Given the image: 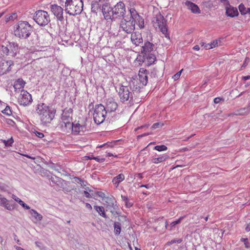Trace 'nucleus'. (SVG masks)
I'll return each mask as SVG.
<instances>
[{"instance_id": "obj_1", "label": "nucleus", "mask_w": 250, "mask_h": 250, "mask_svg": "<svg viewBox=\"0 0 250 250\" xmlns=\"http://www.w3.org/2000/svg\"><path fill=\"white\" fill-rule=\"evenodd\" d=\"M37 111L41 124L45 126H48L50 124L56 112L55 109L44 103L39 104Z\"/></svg>"}, {"instance_id": "obj_2", "label": "nucleus", "mask_w": 250, "mask_h": 250, "mask_svg": "<svg viewBox=\"0 0 250 250\" xmlns=\"http://www.w3.org/2000/svg\"><path fill=\"white\" fill-rule=\"evenodd\" d=\"M33 31V26L26 21H20L14 26L15 37L25 40L30 36Z\"/></svg>"}, {"instance_id": "obj_3", "label": "nucleus", "mask_w": 250, "mask_h": 250, "mask_svg": "<svg viewBox=\"0 0 250 250\" xmlns=\"http://www.w3.org/2000/svg\"><path fill=\"white\" fill-rule=\"evenodd\" d=\"M65 12L70 15H76L81 13L83 8L82 0H66L65 3Z\"/></svg>"}, {"instance_id": "obj_4", "label": "nucleus", "mask_w": 250, "mask_h": 250, "mask_svg": "<svg viewBox=\"0 0 250 250\" xmlns=\"http://www.w3.org/2000/svg\"><path fill=\"white\" fill-rule=\"evenodd\" d=\"M107 110L102 104L95 105L93 113V120L97 125L102 124L105 120Z\"/></svg>"}, {"instance_id": "obj_5", "label": "nucleus", "mask_w": 250, "mask_h": 250, "mask_svg": "<svg viewBox=\"0 0 250 250\" xmlns=\"http://www.w3.org/2000/svg\"><path fill=\"white\" fill-rule=\"evenodd\" d=\"M153 26L158 28L165 35L167 38V21L164 16L160 13L157 14L154 18L153 21Z\"/></svg>"}, {"instance_id": "obj_6", "label": "nucleus", "mask_w": 250, "mask_h": 250, "mask_svg": "<svg viewBox=\"0 0 250 250\" xmlns=\"http://www.w3.org/2000/svg\"><path fill=\"white\" fill-rule=\"evenodd\" d=\"M34 20L38 24L42 26L46 25L50 21L49 15L44 10L37 11Z\"/></svg>"}, {"instance_id": "obj_7", "label": "nucleus", "mask_w": 250, "mask_h": 250, "mask_svg": "<svg viewBox=\"0 0 250 250\" xmlns=\"http://www.w3.org/2000/svg\"><path fill=\"white\" fill-rule=\"evenodd\" d=\"M86 130V123L85 119H80L73 123L72 134L74 135L79 134Z\"/></svg>"}, {"instance_id": "obj_8", "label": "nucleus", "mask_w": 250, "mask_h": 250, "mask_svg": "<svg viewBox=\"0 0 250 250\" xmlns=\"http://www.w3.org/2000/svg\"><path fill=\"white\" fill-rule=\"evenodd\" d=\"M14 66V63L12 61H6L3 60L0 62V75H7L9 74Z\"/></svg>"}, {"instance_id": "obj_9", "label": "nucleus", "mask_w": 250, "mask_h": 250, "mask_svg": "<svg viewBox=\"0 0 250 250\" xmlns=\"http://www.w3.org/2000/svg\"><path fill=\"white\" fill-rule=\"evenodd\" d=\"M18 102L21 105H27L32 102V96L26 90H22L18 98Z\"/></svg>"}, {"instance_id": "obj_10", "label": "nucleus", "mask_w": 250, "mask_h": 250, "mask_svg": "<svg viewBox=\"0 0 250 250\" xmlns=\"http://www.w3.org/2000/svg\"><path fill=\"white\" fill-rule=\"evenodd\" d=\"M119 95L122 102L128 101L129 98H132V94L129 91L128 87L126 86H121L119 91Z\"/></svg>"}, {"instance_id": "obj_11", "label": "nucleus", "mask_w": 250, "mask_h": 250, "mask_svg": "<svg viewBox=\"0 0 250 250\" xmlns=\"http://www.w3.org/2000/svg\"><path fill=\"white\" fill-rule=\"evenodd\" d=\"M102 11L104 19L107 21H112L114 16L113 9L107 3L104 4L102 7Z\"/></svg>"}, {"instance_id": "obj_12", "label": "nucleus", "mask_w": 250, "mask_h": 250, "mask_svg": "<svg viewBox=\"0 0 250 250\" xmlns=\"http://www.w3.org/2000/svg\"><path fill=\"white\" fill-rule=\"evenodd\" d=\"M121 27L125 32L130 33L135 28V23L131 20L127 21L125 19H123L121 20Z\"/></svg>"}, {"instance_id": "obj_13", "label": "nucleus", "mask_w": 250, "mask_h": 250, "mask_svg": "<svg viewBox=\"0 0 250 250\" xmlns=\"http://www.w3.org/2000/svg\"><path fill=\"white\" fill-rule=\"evenodd\" d=\"M73 110L69 108L63 111L62 114L60 123H70L72 122Z\"/></svg>"}, {"instance_id": "obj_14", "label": "nucleus", "mask_w": 250, "mask_h": 250, "mask_svg": "<svg viewBox=\"0 0 250 250\" xmlns=\"http://www.w3.org/2000/svg\"><path fill=\"white\" fill-rule=\"evenodd\" d=\"M113 9L114 15L116 16H123L125 12V3L122 1L118 2Z\"/></svg>"}, {"instance_id": "obj_15", "label": "nucleus", "mask_w": 250, "mask_h": 250, "mask_svg": "<svg viewBox=\"0 0 250 250\" xmlns=\"http://www.w3.org/2000/svg\"><path fill=\"white\" fill-rule=\"evenodd\" d=\"M131 42L136 46H139L143 43L142 35L139 32H134L131 34Z\"/></svg>"}, {"instance_id": "obj_16", "label": "nucleus", "mask_w": 250, "mask_h": 250, "mask_svg": "<svg viewBox=\"0 0 250 250\" xmlns=\"http://www.w3.org/2000/svg\"><path fill=\"white\" fill-rule=\"evenodd\" d=\"M147 74L148 71L144 68H141L139 69L138 77L137 78L142 83V85H146L147 83Z\"/></svg>"}, {"instance_id": "obj_17", "label": "nucleus", "mask_w": 250, "mask_h": 250, "mask_svg": "<svg viewBox=\"0 0 250 250\" xmlns=\"http://www.w3.org/2000/svg\"><path fill=\"white\" fill-rule=\"evenodd\" d=\"M51 10L59 20L62 21L63 19V9L60 6L57 4L52 5Z\"/></svg>"}, {"instance_id": "obj_18", "label": "nucleus", "mask_w": 250, "mask_h": 250, "mask_svg": "<svg viewBox=\"0 0 250 250\" xmlns=\"http://www.w3.org/2000/svg\"><path fill=\"white\" fill-rule=\"evenodd\" d=\"M60 127L61 131L65 133H69L72 132L73 123H60Z\"/></svg>"}, {"instance_id": "obj_19", "label": "nucleus", "mask_w": 250, "mask_h": 250, "mask_svg": "<svg viewBox=\"0 0 250 250\" xmlns=\"http://www.w3.org/2000/svg\"><path fill=\"white\" fill-rule=\"evenodd\" d=\"M153 47L154 44L147 41L144 43V46H142L141 52L142 54L146 55L153 50Z\"/></svg>"}, {"instance_id": "obj_20", "label": "nucleus", "mask_w": 250, "mask_h": 250, "mask_svg": "<svg viewBox=\"0 0 250 250\" xmlns=\"http://www.w3.org/2000/svg\"><path fill=\"white\" fill-rule=\"evenodd\" d=\"M7 46L8 50H9V55L12 57H15L17 55L19 49L17 43H15V42H8Z\"/></svg>"}, {"instance_id": "obj_21", "label": "nucleus", "mask_w": 250, "mask_h": 250, "mask_svg": "<svg viewBox=\"0 0 250 250\" xmlns=\"http://www.w3.org/2000/svg\"><path fill=\"white\" fill-rule=\"evenodd\" d=\"M169 158V156L167 154L160 155L157 156H155L151 159V162L154 164H159L165 161Z\"/></svg>"}, {"instance_id": "obj_22", "label": "nucleus", "mask_w": 250, "mask_h": 250, "mask_svg": "<svg viewBox=\"0 0 250 250\" xmlns=\"http://www.w3.org/2000/svg\"><path fill=\"white\" fill-rule=\"evenodd\" d=\"M185 5L188 8L194 13L200 14L201 10L199 6L193 2L191 1H187L185 2Z\"/></svg>"}, {"instance_id": "obj_23", "label": "nucleus", "mask_w": 250, "mask_h": 250, "mask_svg": "<svg viewBox=\"0 0 250 250\" xmlns=\"http://www.w3.org/2000/svg\"><path fill=\"white\" fill-rule=\"evenodd\" d=\"M130 85L133 90H139L144 86L137 77L131 79Z\"/></svg>"}, {"instance_id": "obj_24", "label": "nucleus", "mask_w": 250, "mask_h": 250, "mask_svg": "<svg viewBox=\"0 0 250 250\" xmlns=\"http://www.w3.org/2000/svg\"><path fill=\"white\" fill-rule=\"evenodd\" d=\"M238 14L237 9L231 5L226 9V15L228 17L233 18L237 17Z\"/></svg>"}, {"instance_id": "obj_25", "label": "nucleus", "mask_w": 250, "mask_h": 250, "mask_svg": "<svg viewBox=\"0 0 250 250\" xmlns=\"http://www.w3.org/2000/svg\"><path fill=\"white\" fill-rule=\"evenodd\" d=\"M0 112L7 116H10L12 114L10 107L2 102H0Z\"/></svg>"}, {"instance_id": "obj_26", "label": "nucleus", "mask_w": 250, "mask_h": 250, "mask_svg": "<svg viewBox=\"0 0 250 250\" xmlns=\"http://www.w3.org/2000/svg\"><path fill=\"white\" fill-rule=\"evenodd\" d=\"M25 82L22 79H19L14 83V88L15 91H17L18 90H20L21 89L23 88Z\"/></svg>"}, {"instance_id": "obj_27", "label": "nucleus", "mask_w": 250, "mask_h": 250, "mask_svg": "<svg viewBox=\"0 0 250 250\" xmlns=\"http://www.w3.org/2000/svg\"><path fill=\"white\" fill-rule=\"evenodd\" d=\"M118 107L117 103L114 101L111 100L108 101L107 103V109L108 111H114Z\"/></svg>"}, {"instance_id": "obj_28", "label": "nucleus", "mask_w": 250, "mask_h": 250, "mask_svg": "<svg viewBox=\"0 0 250 250\" xmlns=\"http://www.w3.org/2000/svg\"><path fill=\"white\" fill-rule=\"evenodd\" d=\"M125 180V175L124 174H119L117 176L114 177L112 180V182L114 184L118 186L119 184Z\"/></svg>"}, {"instance_id": "obj_29", "label": "nucleus", "mask_w": 250, "mask_h": 250, "mask_svg": "<svg viewBox=\"0 0 250 250\" xmlns=\"http://www.w3.org/2000/svg\"><path fill=\"white\" fill-rule=\"evenodd\" d=\"M238 9L242 15H245L247 14H250V7L246 8L243 3H240L238 6Z\"/></svg>"}, {"instance_id": "obj_30", "label": "nucleus", "mask_w": 250, "mask_h": 250, "mask_svg": "<svg viewBox=\"0 0 250 250\" xmlns=\"http://www.w3.org/2000/svg\"><path fill=\"white\" fill-rule=\"evenodd\" d=\"M9 50L7 44L6 46L1 45L0 46V56L4 57L5 56L9 55Z\"/></svg>"}, {"instance_id": "obj_31", "label": "nucleus", "mask_w": 250, "mask_h": 250, "mask_svg": "<svg viewBox=\"0 0 250 250\" xmlns=\"http://www.w3.org/2000/svg\"><path fill=\"white\" fill-rule=\"evenodd\" d=\"M30 213L38 221H42L43 218L42 216L34 209H31Z\"/></svg>"}, {"instance_id": "obj_32", "label": "nucleus", "mask_w": 250, "mask_h": 250, "mask_svg": "<svg viewBox=\"0 0 250 250\" xmlns=\"http://www.w3.org/2000/svg\"><path fill=\"white\" fill-rule=\"evenodd\" d=\"M133 21V23H136L139 26L140 28H142L144 26V19L140 16L139 17H137L134 19Z\"/></svg>"}, {"instance_id": "obj_33", "label": "nucleus", "mask_w": 250, "mask_h": 250, "mask_svg": "<svg viewBox=\"0 0 250 250\" xmlns=\"http://www.w3.org/2000/svg\"><path fill=\"white\" fill-rule=\"evenodd\" d=\"M94 208L96 211L102 217L104 218L106 217V214L105 213L104 209L103 207L102 206H94Z\"/></svg>"}, {"instance_id": "obj_34", "label": "nucleus", "mask_w": 250, "mask_h": 250, "mask_svg": "<svg viewBox=\"0 0 250 250\" xmlns=\"http://www.w3.org/2000/svg\"><path fill=\"white\" fill-rule=\"evenodd\" d=\"M17 14L16 13H12L10 14L7 15L4 17V20L6 22L10 21H13L17 18Z\"/></svg>"}, {"instance_id": "obj_35", "label": "nucleus", "mask_w": 250, "mask_h": 250, "mask_svg": "<svg viewBox=\"0 0 250 250\" xmlns=\"http://www.w3.org/2000/svg\"><path fill=\"white\" fill-rule=\"evenodd\" d=\"M218 45V41L217 40H213L210 43H207L205 45V49L209 50L216 47Z\"/></svg>"}, {"instance_id": "obj_36", "label": "nucleus", "mask_w": 250, "mask_h": 250, "mask_svg": "<svg viewBox=\"0 0 250 250\" xmlns=\"http://www.w3.org/2000/svg\"><path fill=\"white\" fill-rule=\"evenodd\" d=\"M16 205L15 204H12V203H10L8 200H7V202H6V203L5 204V205L4 206V208L8 210H14L15 208H16Z\"/></svg>"}, {"instance_id": "obj_37", "label": "nucleus", "mask_w": 250, "mask_h": 250, "mask_svg": "<svg viewBox=\"0 0 250 250\" xmlns=\"http://www.w3.org/2000/svg\"><path fill=\"white\" fill-rule=\"evenodd\" d=\"M146 59L149 65L154 63V62L156 61V56L152 54H149L147 57Z\"/></svg>"}, {"instance_id": "obj_38", "label": "nucleus", "mask_w": 250, "mask_h": 250, "mask_svg": "<svg viewBox=\"0 0 250 250\" xmlns=\"http://www.w3.org/2000/svg\"><path fill=\"white\" fill-rule=\"evenodd\" d=\"M115 233L119 235L121 232V224L120 223L116 222L114 224Z\"/></svg>"}, {"instance_id": "obj_39", "label": "nucleus", "mask_w": 250, "mask_h": 250, "mask_svg": "<svg viewBox=\"0 0 250 250\" xmlns=\"http://www.w3.org/2000/svg\"><path fill=\"white\" fill-rule=\"evenodd\" d=\"M129 12L130 14L131 18L132 19V21H133L134 19H135L137 17H139V16L135 9L134 8H130L129 9Z\"/></svg>"}, {"instance_id": "obj_40", "label": "nucleus", "mask_w": 250, "mask_h": 250, "mask_svg": "<svg viewBox=\"0 0 250 250\" xmlns=\"http://www.w3.org/2000/svg\"><path fill=\"white\" fill-rule=\"evenodd\" d=\"M154 149L158 151H166L167 147L165 145H158L154 146Z\"/></svg>"}, {"instance_id": "obj_41", "label": "nucleus", "mask_w": 250, "mask_h": 250, "mask_svg": "<svg viewBox=\"0 0 250 250\" xmlns=\"http://www.w3.org/2000/svg\"><path fill=\"white\" fill-rule=\"evenodd\" d=\"M241 241L243 242L244 243L245 247L247 249L250 248V242L248 241V238H241Z\"/></svg>"}, {"instance_id": "obj_42", "label": "nucleus", "mask_w": 250, "mask_h": 250, "mask_svg": "<svg viewBox=\"0 0 250 250\" xmlns=\"http://www.w3.org/2000/svg\"><path fill=\"white\" fill-rule=\"evenodd\" d=\"M184 217H181L178 220L173 221L170 224L171 227H173L175 225L180 224L182 220L184 219Z\"/></svg>"}, {"instance_id": "obj_43", "label": "nucleus", "mask_w": 250, "mask_h": 250, "mask_svg": "<svg viewBox=\"0 0 250 250\" xmlns=\"http://www.w3.org/2000/svg\"><path fill=\"white\" fill-rule=\"evenodd\" d=\"M3 143L6 146H11L12 144L14 142L13 139L12 138H11L10 139L8 140H4L3 141Z\"/></svg>"}, {"instance_id": "obj_44", "label": "nucleus", "mask_w": 250, "mask_h": 250, "mask_svg": "<svg viewBox=\"0 0 250 250\" xmlns=\"http://www.w3.org/2000/svg\"><path fill=\"white\" fill-rule=\"evenodd\" d=\"M7 202V199L5 197H1V195L0 194V206L3 207Z\"/></svg>"}, {"instance_id": "obj_45", "label": "nucleus", "mask_w": 250, "mask_h": 250, "mask_svg": "<svg viewBox=\"0 0 250 250\" xmlns=\"http://www.w3.org/2000/svg\"><path fill=\"white\" fill-rule=\"evenodd\" d=\"M220 1L225 6V10L231 6L228 0H220Z\"/></svg>"}, {"instance_id": "obj_46", "label": "nucleus", "mask_w": 250, "mask_h": 250, "mask_svg": "<svg viewBox=\"0 0 250 250\" xmlns=\"http://www.w3.org/2000/svg\"><path fill=\"white\" fill-rule=\"evenodd\" d=\"M183 71V69H182L180 71H179L178 72H177L176 74H175L173 76V79H174V81H176L177 80H178L180 76H181V73L182 72V71Z\"/></svg>"}, {"instance_id": "obj_47", "label": "nucleus", "mask_w": 250, "mask_h": 250, "mask_svg": "<svg viewBox=\"0 0 250 250\" xmlns=\"http://www.w3.org/2000/svg\"><path fill=\"white\" fill-rule=\"evenodd\" d=\"M85 190H84L83 191V194L85 196V197H86V198H91V195L90 194V193H89V192L88 191V190H89V191H92L91 189H89L88 187H87L85 188Z\"/></svg>"}, {"instance_id": "obj_48", "label": "nucleus", "mask_w": 250, "mask_h": 250, "mask_svg": "<svg viewBox=\"0 0 250 250\" xmlns=\"http://www.w3.org/2000/svg\"><path fill=\"white\" fill-rule=\"evenodd\" d=\"M164 125L163 124H162V123H155L152 126H151V129H156V128H159L160 127H162Z\"/></svg>"}, {"instance_id": "obj_49", "label": "nucleus", "mask_w": 250, "mask_h": 250, "mask_svg": "<svg viewBox=\"0 0 250 250\" xmlns=\"http://www.w3.org/2000/svg\"><path fill=\"white\" fill-rule=\"evenodd\" d=\"M92 159L100 163H103L105 161V159L103 158H100L99 157H93Z\"/></svg>"}, {"instance_id": "obj_50", "label": "nucleus", "mask_w": 250, "mask_h": 250, "mask_svg": "<svg viewBox=\"0 0 250 250\" xmlns=\"http://www.w3.org/2000/svg\"><path fill=\"white\" fill-rule=\"evenodd\" d=\"M104 146H106V147H112V146L111 143H105V144H104L102 145H101L100 146H98L97 147L101 148Z\"/></svg>"}, {"instance_id": "obj_51", "label": "nucleus", "mask_w": 250, "mask_h": 250, "mask_svg": "<svg viewBox=\"0 0 250 250\" xmlns=\"http://www.w3.org/2000/svg\"><path fill=\"white\" fill-rule=\"evenodd\" d=\"M36 136H37L38 137H39V138H43V137L44 136V135L43 134V133H42L39 132H38V131H37V132H36Z\"/></svg>"}, {"instance_id": "obj_52", "label": "nucleus", "mask_w": 250, "mask_h": 250, "mask_svg": "<svg viewBox=\"0 0 250 250\" xmlns=\"http://www.w3.org/2000/svg\"><path fill=\"white\" fill-rule=\"evenodd\" d=\"M221 100V98H220L219 97H216L213 99V102L215 104H217V103H219Z\"/></svg>"}, {"instance_id": "obj_53", "label": "nucleus", "mask_w": 250, "mask_h": 250, "mask_svg": "<svg viewBox=\"0 0 250 250\" xmlns=\"http://www.w3.org/2000/svg\"><path fill=\"white\" fill-rule=\"evenodd\" d=\"M12 198L17 202L18 201V200H20V198H19L16 195H14V194L12 195Z\"/></svg>"}, {"instance_id": "obj_54", "label": "nucleus", "mask_w": 250, "mask_h": 250, "mask_svg": "<svg viewBox=\"0 0 250 250\" xmlns=\"http://www.w3.org/2000/svg\"><path fill=\"white\" fill-rule=\"evenodd\" d=\"M85 207H86V208H87L89 210H92V208L91 206L89 204H88V203H86L85 204Z\"/></svg>"}, {"instance_id": "obj_55", "label": "nucleus", "mask_w": 250, "mask_h": 250, "mask_svg": "<svg viewBox=\"0 0 250 250\" xmlns=\"http://www.w3.org/2000/svg\"><path fill=\"white\" fill-rule=\"evenodd\" d=\"M250 79V76H243L242 78V79L244 81H247Z\"/></svg>"}, {"instance_id": "obj_56", "label": "nucleus", "mask_w": 250, "mask_h": 250, "mask_svg": "<svg viewBox=\"0 0 250 250\" xmlns=\"http://www.w3.org/2000/svg\"><path fill=\"white\" fill-rule=\"evenodd\" d=\"M245 229H246V230L247 231H250V223L249 224H248V225L246 227Z\"/></svg>"}, {"instance_id": "obj_57", "label": "nucleus", "mask_w": 250, "mask_h": 250, "mask_svg": "<svg viewBox=\"0 0 250 250\" xmlns=\"http://www.w3.org/2000/svg\"><path fill=\"white\" fill-rule=\"evenodd\" d=\"M193 49L195 51H199L200 47L199 46V45H196L193 47Z\"/></svg>"}, {"instance_id": "obj_58", "label": "nucleus", "mask_w": 250, "mask_h": 250, "mask_svg": "<svg viewBox=\"0 0 250 250\" xmlns=\"http://www.w3.org/2000/svg\"><path fill=\"white\" fill-rule=\"evenodd\" d=\"M22 207L26 209H30V207L26 204H24V205L22 206Z\"/></svg>"}, {"instance_id": "obj_59", "label": "nucleus", "mask_w": 250, "mask_h": 250, "mask_svg": "<svg viewBox=\"0 0 250 250\" xmlns=\"http://www.w3.org/2000/svg\"><path fill=\"white\" fill-rule=\"evenodd\" d=\"M104 192H99V196L101 197L102 198H104Z\"/></svg>"}, {"instance_id": "obj_60", "label": "nucleus", "mask_w": 250, "mask_h": 250, "mask_svg": "<svg viewBox=\"0 0 250 250\" xmlns=\"http://www.w3.org/2000/svg\"><path fill=\"white\" fill-rule=\"evenodd\" d=\"M94 156H92V157H89V156H85V160H93V159H91Z\"/></svg>"}, {"instance_id": "obj_61", "label": "nucleus", "mask_w": 250, "mask_h": 250, "mask_svg": "<svg viewBox=\"0 0 250 250\" xmlns=\"http://www.w3.org/2000/svg\"><path fill=\"white\" fill-rule=\"evenodd\" d=\"M200 45L205 48V46L207 45V43H205V42H201L200 43Z\"/></svg>"}, {"instance_id": "obj_62", "label": "nucleus", "mask_w": 250, "mask_h": 250, "mask_svg": "<svg viewBox=\"0 0 250 250\" xmlns=\"http://www.w3.org/2000/svg\"><path fill=\"white\" fill-rule=\"evenodd\" d=\"M132 206V205L130 203H128V202L127 201L126 202V207H130Z\"/></svg>"}, {"instance_id": "obj_63", "label": "nucleus", "mask_w": 250, "mask_h": 250, "mask_svg": "<svg viewBox=\"0 0 250 250\" xmlns=\"http://www.w3.org/2000/svg\"><path fill=\"white\" fill-rule=\"evenodd\" d=\"M141 187H145L146 188H149V185L148 184H146V185H141Z\"/></svg>"}, {"instance_id": "obj_64", "label": "nucleus", "mask_w": 250, "mask_h": 250, "mask_svg": "<svg viewBox=\"0 0 250 250\" xmlns=\"http://www.w3.org/2000/svg\"><path fill=\"white\" fill-rule=\"evenodd\" d=\"M17 249L18 250H25L24 249H23V248H22L21 247H17Z\"/></svg>"}]
</instances>
